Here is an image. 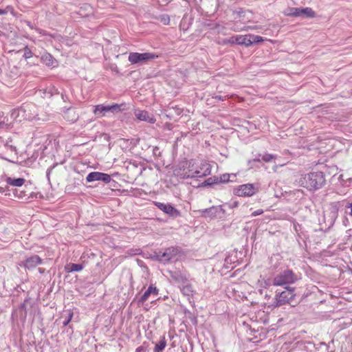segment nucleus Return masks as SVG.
<instances>
[{"label": "nucleus", "instance_id": "nucleus-35", "mask_svg": "<svg viewBox=\"0 0 352 352\" xmlns=\"http://www.w3.org/2000/svg\"><path fill=\"white\" fill-rule=\"evenodd\" d=\"M211 179V178H208V179L206 181L208 182V184H210V183H209V181Z\"/></svg>", "mask_w": 352, "mask_h": 352}, {"label": "nucleus", "instance_id": "nucleus-25", "mask_svg": "<svg viewBox=\"0 0 352 352\" xmlns=\"http://www.w3.org/2000/svg\"><path fill=\"white\" fill-rule=\"evenodd\" d=\"M161 21L164 24V25H168L169 23H170V18L168 15H164L161 17Z\"/></svg>", "mask_w": 352, "mask_h": 352}, {"label": "nucleus", "instance_id": "nucleus-22", "mask_svg": "<svg viewBox=\"0 0 352 352\" xmlns=\"http://www.w3.org/2000/svg\"><path fill=\"white\" fill-rule=\"evenodd\" d=\"M274 159H275V156L272 154H265L262 157V160L265 162H270Z\"/></svg>", "mask_w": 352, "mask_h": 352}, {"label": "nucleus", "instance_id": "nucleus-8", "mask_svg": "<svg viewBox=\"0 0 352 352\" xmlns=\"http://www.w3.org/2000/svg\"><path fill=\"white\" fill-rule=\"evenodd\" d=\"M158 57L157 56L152 54V53H138V52H131L129 55V61L132 64H136L140 62H144L148 60L154 59Z\"/></svg>", "mask_w": 352, "mask_h": 352}, {"label": "nucleus", "instance_id": "nucleus-7", "mask_svg": "<svg viewBox=\"0 0 352 352\" xmlns=\"http://www.w3.org/2000/svg\"><path fill=\"white\" fill-rule=\"evenodd\" d=\"M233 192L239 197H251L256 194L257 189L252 184H245L236 187Z\"/></svg>", "mask_w": 352, "mask_h": 352}, {"label": "nucleus", "instance_id": "nucleus-33", "mask_svg": "<svg viewBox=\"0 0 352 352\" xmlns=\"http://www.w3.org/2000/svg\"><path fill=\"white\" fill-rule=\"evenodd\" d=\"M248 29H250V30H255L256 28H250V27H248V28H247V30H248Z\"/></svg>", "mask_w": 352, "mask_h": 352}, {"label": "nucleus", "instance_id": "nucleus-5", "mask_svg": "<svg viewBox=\"0 0 352 352\" xmlns=\"http://www.w3.org/2000/svg\"><path fill=\"white\" fill-rule=\"evenodd\" d=\"M235 40L237 41V45L249 47L254 43L263 42L265 39L261 36L249 34L237 35V38Z\"/></svg>", "mask_w": 352, "mask_h": 352}, {"label": "nucleus", "instance_id": "nucleus-34", "mask_svg": "<svg viewBox=\"0 0 352 352\" xmlns=\"http://www.w3.org/2000/svg\"><path fill=\"white\" fill-rule=\"evenodd\" d=\"M268 41H269L270 42L272 43H274L275 42L274 41H273V40H272V39H269Z\"/></svg>", "mask_w": 352, "mask_h": 352}, {"label": "nucleus", "instance_id": "nucleus-13", "mask_svg": "<svg viewBox=\"0 0 352 352\" xmlns=\"http://www.w3.org/2000/svg\"><path fill=\"white\" fill-rule=\"evenodd\" d=\"M42 263V259L38 255L32 256L24 261L23 267L25 269H32Z\"/></svg>", "mask_w": 352, "mask_h": 352}, {"label": "nucleus", "instance_id": "nucleus-20", "mask_svg": "<svg viewBox=\"0 0 352 352\" xmlns=\"http://www.w3.org/2000/svg\"><path fill=\"white\" fill-rule=\"evenodd\" d=\"M13 194H14V197L18 198V199H25L28 196V195H27L25 191L20 190L19 189H15L13 191Z\"/></svg>", "mask_w": 352, "mask_h": 352}, {"label": "nucleus", "instance_id": "nucleus-23", "mask_svg": "<svg viewBox=\"0 0 352 352\" xmlns=\"http://www.w3.org/2000/svg\"><path fill=\"white\" fill-rule=\"evenodd\" d=\"M293 12H292L290 14L295 16H299L302 15V12H301L302 9L300 8H293L292 9Z\"/></svg>", "mask_w": 352, "mask_h": 352}, {"label": "nucleus", "instance_id": "nucleus-11", "mask_svg": "<svg viewBox=\"0 0 352 352\" xmlns=\"http://www.w3.org/2000/svg\"><path fill=\"white\" fill-rule=\"evenodd\" d=\"M154 204L157 206L160 210L163 211L164 213L171 216V217H178L180 216V212L170 204H166L157 201H155Z\"/></svg>", "mask_w": 352, "mask_h": 352}, {"label": "nucleus", "instance_id": "nucleus-17", "mask_svg": "<svg viewBox=\"0 0 352 352\" xmlns=\"http://www.w3.org/2000/svg\"><path fill=\"white\" fill-rule=\"evenodd\" d=\"M82 269L83 265L81 264L71 263L65 266V271L67 272H80Z\"/></svg>", "mask_w": 352, "mask_h": 352}, {"label": "nucleus", "instance_id": "nucleus-10", "mask_svg": "<svg viewBox=\"0 0 352 352\" xmlns=\"http://www.w3.org/2000/svg\"><path fill=\"white\" fill-rule=\"evenodd\" d=\"M87 182H92L94 181H102L107 184L111 181V177L109 175L100 172H91L88 174L86 177Z\"/></svg>", "mask_w": 352, "mask_h": 352}, {"label": "nucleus", "instance_id": "nucleus-27", "mask_svg": "<svg viewBox=\"0 0 352 352\" xmlns=\"http://www.w3.org/2000/svg\"><path fill=\"white\" fill-rule=\"evenodd\" d=\"M263 213V210L262 209H258V210H256L254 212H253L252 214V216L256 217V216L262 214Z\"/></svg>", "mask_w": 352, "mask_h": 352}, {"label": "nucleus", "instance_id": "nucleus-4", "mask_svg": "<svg viewBox=\"0 0 352 352\" xmlns=\"http://www.w3.org/2000/svg\"><path fill=\"white\" fill-rule=\"evenodd\" d=\"M294 292L295 288L286 287L285 290L276 295L274 306L278 307L287 303H291L296 296Z\"/></svg>", "mask_w": 352, "mask_h": 352}, {"label": "nucleus", "instance_id": "nucleus-18", "mask_svg": "<svg viewBox=\"0 0 352 352\" xmlns=\"http://www.w3.org/2000/svg\"><path fill=\"white\" fill-rule=\"evenodd\" d=\"M166 346V340L165 337L160 338V341L155 344L154 352H162Z\"/></svg>", "mask_w": 352, "mask_h": 352}, {"label": "nucleus", "instance_id": "nucleus-2", "mask_svg": "<svg viewBox=\"0 0 352 352\" xmlns=\"http://www.w3.org/2000/svg\"><path fill=\"white\" fill-rule=\"evenodd\" d=\"M300 182L301 185L307 189L316 190L324 184V175L322 172H312L305 175Z\"/></svg>", "mask_w": 352, "mask_h": 352}, {"label": "nucleus", "instance_id": "nucleus-37", "mask_svg": "<svg viewBox=\"0 0 352 352\" xmlns=\"http://www.w3.org/2000/svg\"><path fill=\"white\" fill-rule=\"evenodd\" d=\"M3 124V123H0V127H2V124Z\"/></svg>", "mask_w": 352, "mask_h": 352}, {"label": "nucleus", "instance_id": "nucleus-30", "mask_svg": "<svg viewBox=\"0 0 352 352\" xmlns=\"http://www.w3.org/2000/svg\"><path fill=\"white\" fill-rule=\"evenodd\" d=\"M347 207L350 208L349 215L352 216V202L349 204Z\"/></svg>", "mask_w": 352, "mask_h": 352}, {"label": "nucleus", "instance_id": "nucleus-36", "mask_svg": "<svg viewBox=\"0 0 352 352\" xmlns=\"http://www.w3.org/2000/svg\"><path fill=\"white\" fill-rule=\"evenodd\" d=\"M182 279H183L184 280H185V281L188 280V278H186V277H185V278H182Z\"/></svg>", "mask_w": 352, "mask_h": 352}, {"label": "nucleus", "instance_id": "nucleus-16", "mask_svg": "<svg viewBox=\"0 0 352 352\" xmlns=\"http://www.w3.org/2000/svg\"><path fill=\"white\" fill-rule=\"evenodd\" d=\"M5 182L10 186L21 187L25 184V179L23 178H14L11 177H6Z\"/></svg>", "mask_w": 352, "mask_h": 352}, {"label": "nucleus", "instance_id": "nucleus-14", "mask_svg": "<svg viewBox=\"0 0 352 352\" xmlns=\"http://www.w3.org/2000/svg\"><path fill=\"white\" fill-rule=\"evenodd\" d=\"M159 293L158 289L154 286L153 285H151L148 289L144 292V294L142 296V297L140 299V302L142 303H144L150 295L153 294L155 296H157Z\"/></svg>", "mask_w": 352, "mask_h": 352}, {"label": "nucleus", "instance_id": "nucleus-6", "mask_svg": "<svg viewBox=\"0 0 352 352\" xmlns=\"http://www.w3.org/2000/svg\"><path fill=\"white\" fill-rule=\"evenodd\" d=\"M26 108H28V111H30V107L28 105L13 109L10 113L11 118L13 121L21 122L24 120H31L32 116L30 113H27L28 109Z\"/></svg>", "mask_w": 352, "mask_h": 352}, {"label": "nucleus", "instance_id": "nucleus-21", "mask_svg": "<svg viewBox=\"0 0 352 352\" xmlns=\"http://www.w3.org/2000/svg\"><path fill=\"white\" fill-rule=\"evenodd\" d=\"M301 12H302V15H306L309 18H314L316 15L315 12L310 8H302Z\"/></svg>", "mask_w": 352, "mask_h": 352}, {"label": "nucleus", "instance_id": "nucleus-31", "mask_svg": "<svg viewBox=\"0 0 352 352\" xmlns=\"http://www.w3.org/2000/svg\"><path fill=\"white\" fill-rule=\"evenodd\" d=\"M5 14H6V12L4 10L0 9V15H3Z\"/></svg>", "mask_w": 352, "mask_h": 352}, {"label": "nucleus", "instance_id": "nucleus-24", "mask_svg": "<svg viewBox=\"0 0 352 352\" xmlns=\"http://www.w3.org/2000/svg\"><path fill=\"white\" fill-rule=\"evenodd\" d=\"M237 38V35L231 36L229 39L226 41V43H229L231 45L237 44V41L235 40Z\"/></svg>", "mask_w": 352, "mask_h": 352}, {"label": "nucleus", "instance_id": "nucleus-28", "mask_svg": "<svg viewBox=\"0 0 352 352\" xmlns=\"http://www.w3.org/2000/svg\"><path fill=\"white\" fill-rule=\"evenodd\" d=\"M212 98L216 100H225L227 98L226 96H218V95H215V96H212Z\"/></svg>", "mask_w": 352, "mask_h": 352}, {"label": "nucleus", "instance_id": "nucleus-19", "mask_svg": "<svg viewBox=\"0 0 352 352\" xmlns=\"http://www.w3.org/2000/svg\"><path fill=\"white\" fill-rule=\"evenodd\" d=\"M181 292L184 295L192 296L195 292L192 285H186L181 289Z\"/></svg>", "mask_w": 352, "mask_h": 352}, {"label": "nucleus", "instance_id": "nucleus-9", "mask_svg": "<svg viewBox=\"0 0 352 352\" xmlns=\"http://www.w3.org/2000/svg\"><path fill=\"white\" fill-rule=\"evenodd\" d=\"M120 110V105L118 104H114L112 105L104 106L102 104H98L95 106V109L94 111V113L97 117H103L106 115L108 111H115Z\"/></svg>", "mask_w": 352, "mask_h": 352}, {"label": "nucleus", "instance_id": "nucleus-32", "mask_svg": "<svg viewBox=\"0 0 352 352\" xmlns=\"http://www.w3.org/2000/svg\"><path fill=\"white\" fill-rule=\"evenodd\" d=\"M0 192H4L3 188L2 187H0Z\"/></svg>", "mask_w": 352, "mask_h": 352}, {"label": "nucleus", "instance_id": "nucleus-3", "mask_svg": "<svg viewBox=\"0 0 352 352\" xmlns=\"http://www.w3.org/2000/svg\"><path fill=\"white\" fill-rule=\"evenodd\" d=\"M297 278L291 270H285L277 274L273 279V285L283 286L287 284L294 283Z\"/></svg>", "mask_w": 352, "mask_h": 352}, {"label": "nucleus", "instance_id": "nucleus-15", "mask_svg": "<svg viewBox=\"0 0 352 352\" xmlns=\"http://www.w3.org/2000/svg\"><path fill=\"white\" fill-rule=\"evenodd\" d=\"M177 254V249L174 248H169L165 250L164 252L160 255L161 260L162 261H170L174 256H175Z\"/></svg>", "mask_w": 352, "mask_h": 352}, {"label": "nucleus", "instance_id": "nucleus-12", "mask_svg": "<svg viewBox=\"0 0 352 352\" xmlns=\"http://www.w3.org/2000/svg\"><path fill=\"white\" fill-rule=\"evenodd\" d=\"M135 116L138 120L146 121L151 124H153L156 121V119L153 115H149V113L144 110H135Z\"/></svg>", "mask_w": 352, "mask_h": 352}, {"label": "nucleus", "instance_id": "nucleus-29", "mask_svg": "<svg viewBox=\"0 0 352 352\" xmlns=\"http://www.w3.org/2000/svg\"><path fill=\"white\" fill-rule=\"evenodd\" d=\"M135 352H146V348L144 346H140L135 349Z\"/></svg>", "mask_w": 352, "mask_h": 352}, {"label": "nucleus", "instance_id": "nucleus-26", "mask_svg": "<svg viewBox=\"0 0 352 352\" xmlns=\"http://www.w3.org/2000/svg\"><path fill=\"white\" fill-rule=\"evenodd\" d=\"M73 312L72 311H69L68 318L66 319V320L63 322L64 326H67L71 321L72 317H73Z\"/></svg>", "mask_w": 352, "mask_h": 352}, {"label": "nucleus", "instance_id": "nucleus-1", "mask_svg": "<svg viewBox=\"0 0 352 352\" xmlns=\"http://www.w3.org/2000/svg\"><path fill=\"white\" fill-rule=\"evenodd\" d=\"M210 174V164L204 162L200 166H197L193 160L184 162L175 170V175L181 179L202 177Z\"/></svg>", "mask_w": 352, "mask_h": 352}]
</instances>
